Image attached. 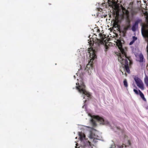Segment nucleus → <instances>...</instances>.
<instances>
[{
    "instance_id": "423d86ee",
    "label": "nucleus",
    "mask_w": 148,
    "mask_h": 148,
    "mask_svg": "<svg viewBox=\"0 0 148 148\" xmlns=\"http://www.w3.org/2000/svg\"><path fill=\"white\" fill-rule=\"evenodd\" d=\"M122 12L123 14L126 15V22L127 23V25H130V20L129 18V12L123 6H122Z\"/></svg>"
},
{
    "instance_id": "4be33fe9",
    "label": "nucleus",
    "mask_w": 148,
    "mask_h": 148,
    "mask_svg": "<svg viewBox=\"0 0 148 148\" xmlns=\"http://www.w3.org/2000/svg\"><path fill=\"white\" fill-rule=\"evenodd\" d=\"M104 47H105V51L106 52V51H107L108 50V49L109 47L108 46H107V45H105Z\"/></svg>"
},
{
    "instance_id": "1a4fd4ad",
    "label": "nucleus",
    "mask_w": 148,
    "mask_h": 148,
    "mask_svg": "<svg viewBox=\"0 0 148 148\" xmlns=\"http://www.w3.org/2000/svg\"><path fill=\"white\" fill-rule=\"evenodd\" d=\"M141 21V20L140 19H138L135 21V23L133 24L132 28L133 31L135 32L136 30V29L138 27V24Z\"/></svg>"
},
{
    "instance_id": "f257e3e1",
    "label": "nucleus",
    "mask_w": 148,
    "mask_h": 148,
    "mask_svg": "<svg viewBox=\"0 0 148 148\" xmlns=\"http://www.w3.org/2000/svg\"><path fill=\"white\" fill-rule=\"evenodd\" d=\"M118 47L121 53H120L119 56H118V60L122 64V66L124 68L126 71L129 73L130 71L128 66V60L129 61L130 63L131 64L130 58L127 56L125 51L122 48V45L121 43L118 46Z\"/></svg>"
},
{
    "instance_id": "f8f14e48",
    "label": "nucleus",
    "mask_w": 148,
    "mask_h": 148,
    "mask_svg": "<svg viewBox=\"0 0 148 148\" xmlns=\"http://www.w3.org/2000/svg\"><path fill=\"white\" fill-rule=\"evenodd\" d=\"M138 61L140 62H145V60H144V57L142 53H140L138 56Z\"/></svg>"
},
{
    "instance_id": "b1692460",
    "label": "nucleus",
    "mask_w": 148,
    "mask_h": 148,
    "mask_svg": "<svg viewBox=\"0 0 148 148\" xmlns=\"http://www.w3.org/2000/svg\"><path fill=\"white\" fill-rule=\"evenodd\" d=\"M108 3L109 4V5H111L112 3L111 0H108Z\"/></svg>"
},
{
    "instance_id": "a878e982",
    "label": "nucleus",
    "mask_w": 148,
    "mask_h": 148,
    "mask_svg": "<svg viewBox=\"0 0 148 148\" xmlns=\"http://www.w3.org/2000/svg\"><path fill=\"white\" fill-rule=\"evenodd\" d=\"M116 128L118 130H120V128L119 127H116Z\"/></svg>"
},
{
    "instance_id": "f3484780",
    "label": "nucleus",
    "mask_w": 148,
    "mask_h": 148,
    "mask_svg": "<svg viewBox=\"0 0 148 148\" xmlns=\"http://www.w3.org/2000/svg\"><path fill=\"white\" fill-rule=\"evenodd\" d=\"M88 43L90 46H92L93 45L94 41H93V38H91L90 39V40H88Z\"/></svg>"
},
{
    "instance_id": "6ab92c4d",
    "label": "nucleus",
    "mask_w": 148,
    "mask_h": 148,
    "mask_svg": "<svg viewBox=\"0 0 148 148\" xmlns=\"http://www.w3.org/2000/svg\"><path fill=\"white\" fill-rule=\"evenodd\" d=\"M123 83L124 86L125 87H127L128 86L127 83L126 79H124L123 81Z\"/></svg>"
},
{
    "instance_id": "dca6fc26",
    "label": "nucleus",
    "mask_w": 148,
    "mask_h": 148,
    "mask_svg": "<svg viewBox=\"0 0 148 148\" xmlns=\"http://www.w3.org/2000/svg\"><path fill=\"white\" fill-rule=\"evenodd\" d=\"M137 38L135 36H133L132 37V40L130 43L129 45H132L134 42L137 39Z\"/></svg>"
},
{
    "instance_id": "4468645a",
    "label": "nucleus",
    "mask_w": 148,
    "mask_h": 148,
    "mask_svg": "<svg viewBox=\"0 0 148 148\" xmlns=\"http://www.w3.org/2000/svg\"><path fill=\"white\" fill-rule=\"evenodd\" d=\"M112 8L115 10L116 12V13H119V7L116 5H115Z\"/></svg>"
},
{
    "instance_id": "393cba45",
    "label": "nucleus",
    "mask_w": 148,
    "mask_h": 148,
    "mask_svg": "<svg viewBox=\"0 0 148 148\" xmlns=\"http://www.w3.org/2000/svg\"><path fill=\"white\" fill-rule=\"evenodd\" d=\"M76 145L75 147L76 148H79V147H77V146H78V144H76Z\"/></svg>"
},
{
    "instance_id": "bb28decb",
    "label": "nucleus",
    "mask_w": 148,
    "mask_h": 148,
    "mask_svg": "<svg viewBox=\"0 0 148 148\" xmlns=\"http://www.w3.org/2000/svg\"><path fill=\"white\" fill-rule=\"evenodd\" d=\"M125 75H126V76H127V74H126V73H125Z\"/></svg>"
},
{
    "instance_id": "0eeeda50",
    "label": "nucleus",
    "mask_w": 148,
    "mask_h": 148,
    "mask_svg": "<svg viewBox=\"0 0 148 148\" xmlns=\"http://www.w3.org/2000/svg\"><path fill=\"white\" fill-rule=\"evenodd\" d=\"M134 79L137 86L141 89L143 90L144 89L143 84L141 79L136 76H135L134 78Z\"/></svg>"
},
{
    "instance_id": "aec40b11",
    "label": "nucleus",
    "mask_w": 148,
    "mask_h": 148,
    "mask_svg": "<svg viewBox=\"0 0 148 148\" xmlns=\"http://www.w3.org/2000/svg\"><path fill=\"white\" fill-rule=\"evenodd\" d=\"M93 60V59H90V62H89L88 64V65H90V66H92V63Z\"/></svg>"
},
{
    "instance_id": "9b49d317",
    "label": "nucleus",
    "mask_w": 148,
    "mask_h": 148,
    "mask_svg": "<svg viewBox=\"0 0 148 148\" xmlns=\"http://www.w3.org/2000/svg\"><path fill=\"white\" fill-rule=\"evenodd\" d=\"M130 25H126L124 27L122 31V32L123 34V35L124 36L125 35L127 31L128 30L129 28H130Z\"/></svg>"
},
{
    "instance_id": "ddd939ff",
    "label": "nucleus",
    "mask_w": 148,
    "mask_h": 148,
    "mask_svg": "<svg viewBox=\"0 0 148 148\" xmlns=\"http://www.w3.org/2000/svg\"><path fill=\"white\" fill-rule=\"evenodd\" d=\"M138 92L140 95L143 100L145 101H146V99L143 93L139 90H138Z\"/></svg>"
},
{
    "instance_id": "a211bd4d",
    "label": "nucleus",
    "mask_w": 148,
    "mask_h": 148,
    "mask_svg": "<svg viewBox=\"0 0 148 148\" xmlns=\"http://www.w3.org/2000/svg\"><path fill=\"white\" fill-rule=\"evenodd\" d=\"M127 136L125 134H122V135L121 137V139L123 141V143H124V140L125 139H127Z\"/></svg>"
},
{
    "instance_id": "5701e85b",
    "label": "nucleus",
    "mask_w": 148,
    "mask_h": 148,
    "mask_svg": "<svg viewBox=\"0 0 148 148\" xmlns=\"http://www.w3.org/2000/svg\"><path fill=\"white\" fill-rule=\"evenodd\" d=\"M133 91L136 94H137V95L139 94V92L136 90L134 89Z\"/></svg>"
},
{
    "instance_id": "cd10ccee",
    "label": "nucleus",
    "mask_w": 148,
    "mask_h": 148,
    "mask_svg": "<svg viewBox=\"0 0 148 148\" xmlns=\"http://www.w3.org/2000/svg\"><path fill=\"white\" fill-rule=\"evenodd\" d=\"M76 84L77 85V83H76Z\"/></svg>"
},
{
    "instance_id": "39448f33",
    "label": "nucleus",
    "mask_w": 148,
    "mask_h": 148,
    "mask_svg": "<svg viewBox=\"0 0 148 148\" xmlns=\"http://www.w3.org/2000/svg\"><path fill=\"white\" fill-rule=\"evenodd\" d=\"M93 118L94 119L96 120L100 124L106 125L109 123L107 121L104 120L102 117L99 116H93Z\"/></svg>"
},
{
    "instance_id": "2eb2a0df",
    "label": "nucleus",
    "mask_w": 148,
    "mask_h": 148,
    "mask_svg": "<svg viewBox=\"0 0 148 148\" xmlns=\"http://www.w3.org/2000/svg\"><path fill=\"white\" fill-rule=\"evenodd\" d=\"M144 82L146 86L148 87V76L145 75V77L144 78Z\"/></svg>"
},
{
    "instance_id": "20e7f679",
    "label": "nucleus",
    "mask_w": 148,
    "mask_h": 148,
    "mask_svg": "<svg viewBox=\"0 0 148 148\" xmlns=\"http://www.w3.org/2000/svg\"><path fill=\"white\" fill-rule=\"evenodd\" d=\"M78 86H76V89L78 90L79 92L80 93L86 95L88 97H90L91 95L90 94L87 92L85 89V86L83 82H79L77 83Z\"/></svg>"
},
{
    "instance_id": "6e6552de",
    "label": "nucleus",
    "mask_w": 148,
    "mask_h": 148,
    "mask_svg": "<svg viewBox=\"0 0 148 148\" xmlns=\"http://www.w3.org/2000/svg\"><path fill=\"white\" fill-rule=\"evenodd\" d=\"M89 137L90 138L93 139V142L95 143L97 142V140L100 139V137L92 132H90Z\"/></svg>"
},
{
    "instance_id": "f03ea898",
    "label": "nucleus",
    "mask_w": 148,
    "mask_h": 148,
    "mask_svg": "<svg viewBox=\"0 0 148 148\" xmlns=\"http://www.w3.org/2000/svg\"><path fill=\"white\" fill-rule=\"evenodd\" d=\"M97 29V32L99 33V35L100 37V38L99 39H98L97 41L95 43L97 46L94 47V46L93 45V47L89 48L88 49V51L90 54V57H91L92 56V57H93L94 58H95L96 56V53L100 49V45L103 44L104 41L103 36L101 33H100V30L99 29Z\"/></svg>"
},
{
    "instance_id": "7ed1b4c3",
    "label": "nucleus",
    "mask_w": 148,
    "mask_h": 148,
    "mask_svg": "<svg viewBox=\"0 0 148 148\" xmlns=\"http://www.w3.org/2000/svg\"><path fill=\"white\" fill-rule=\"evenodd\" d=\"M79 135L80 140L81 141V145L84 148H89L90 146H92V144L88 140L85 138V134L82 132H79Z\"/></svg>"
},
{
    "instance_id": "412c9836",
    "label": "nucleus",
    "mask_w": 148,
    "mask_h": 148,
    "mask_svg": "<svg viewBox=\"0 0 148 148\" xmlns=\"http://www.w3.org/2000/svg\"><path fill=\"white\" fill-rule=\"evenodd\" d=\"M92 125L93 126H95L97 125V124L96 123V122L94 120L92 119Z\"/></svg>"
},
{
    "instance_id": "9d476101",
    "label": "nucleus",
    "mask_w": 148,
    "mask_h": 148,
    "mask_svg": "<svg viewBox=\"0 0 148 148\" xmlns=\"http://www.w3.org/2000/svg\"><path fill=\"white\" fill-rule=\"evenodd\" d=\"M131 145V143L130 140H127V145L123 143L121 145H119L118 147L119 148H125L130 146Z\"/></svg>"
}]
</instances>
